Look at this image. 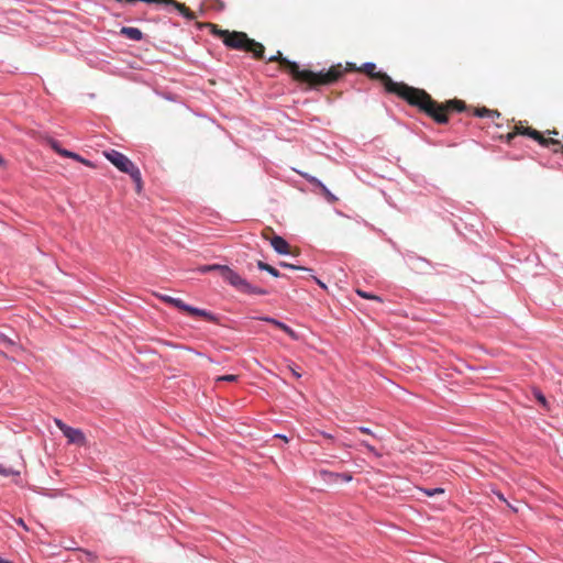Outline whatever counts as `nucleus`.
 <instances>
[{
	"label": "nucleus",
	"instance_id": "nucleus-1",
	"mask_svg": "<svg viewBox=\"0 0 563 563\" xmlns=\"http://www.w3.org/2000/svg\"><path fill=\"white\" fill-rule=\"evenodd\" d=\"M360 73L371 79L378 80L388 93H394L406 100L409 104L422 111V90L410 87L404 82L394 81L386 73L376 70L374 63H365L358 68Z\"/></svg>",
	"mask_w": 563,
	"mask_h": 563
},
{
	"label": "nucleus",
	"instance_id": "nucleus-2",
	"mask_svg": "<svg viewBox=\"0 0 563 563\" xmlns=\"http://www.w3.org/2000/svg\"><path fill=\"white\" fill-rule=\"evenodd\" d=\"M210 30V32L220 37L225 46L232 49L252 53L254 58L262 59L264 57L265 47L260 42L250 38L246 33L240 31H229L219 29L217 24L207 22L201 24Z\"/></svg>",
	"mask_w": 563,
	"mask_h": 563
},
{
	"label": "nucleus",
	"instance_id": "nucleus-3",
	"mask_svg": "<svg viewBox=\"0 0 563 563\" xmlns=\"http://www.w3.org/2000/svg\"><path fill=\"white\" fill-rule=\"evenodd\" d=\"M269 63L277 62L282 69L291 75V77L300 82L307 84L309 88H318V84H328L338 78L339 69L334 68L329 74H316L312 70H300L299 65L283 56L282 52L268 58Z\"/></svg>",
	"mask_w": 563,
	"mask_h": 563
},
{
	"label": "nucleus",
	"instance_id": "nucleus-4",
	"mask_svg": "<svg viewBox=\"0 0 563 563\" xmlns=\"http://www.w3.org/2000/svg\"><path fill=\"white\" fill-rule=\"evenodd\" d=\"M466 110L464 101L452 99L446 102L435 101L428 92L424 91V114L432 118L437 123L443 124L449 121V113L462 112Z\"/></svg>",
	"mask_w": 563,
	"mask_h": 563
},
{
	"label": "nucleus",
	"instance_id": "nucleus-5",
	"mask_svg": "<svg viewBox=\"0 0 563 563\" xmlns=\"http://www.w3.org/2000/svg\"><path fill=\"white\" fill-rule=\"evenodd\" d=\"M517 135L529 136L532 140L537 141L541 146L548 148L550 145H559L558 139L545 137L543 133L525 125L522 121L516 123L514 130L507 134V142L510 143Z\"/></svg>",
	"mask_w": 563,
	"mask_h": 563
},
{
	"label": "nucleus",
	"instance_id": "nucleus-6",
	"mask_svg": "<svg viewBox=\"0 0 563 563\" xmlns=\"http://www.w3.org/2000/svg\"><path fill=\"white\" fill-rule=\"evenodd\" d=\"M222 278L243 294L266 295V290L252 286L229 266L228 268H222Z\"/></svg>",
	"mask_w": 563,
	"mask_h": 563
},
{
	"label": "nucleus",
	"instance_id": "nucleus-7",
	"mask_svg": "<svg viewBox=\"0 0 563 563\" xmlns=\"http://www.w3.org/2000/svg\"><path fill=\"white\" fill-rule=\"evenodd\" d=\"M162 301L168 303V305H172L173 307L179 309L180 311L183 312H186L190 316H195V317H201L210 322H216L217 321V318L214 314H212L211 312L207 311V310H203V309H199V308H195V307H191L187 303H185L181 299H178V298H174L172 296H168V295H156Z\"/></svg>",
	"mask_w": 563,
	"mask_h": 563
},
{
	"label": "nucleus",
	"instance_id": "nucleus-8",
	"mask_svg": "<svg viewBox=\"0 0 563 563\" xmlns=\"http://www.w3.org/2000/svg\"><path fill=\"white\" fill-rule=\"evenodd\" d=\"M424 507L428 506L433 510H443L449 504L450 498L444 487L424 488Z\"/></svg>",
	"mask_w": 563,
	"mask_h": 563
},
{
	"label": "nucleus",
	"instance_id": "nucleus-9",
	"mask_svg": "<svg viewBox=\"0 0 563 563\" xmlns=\"http://www.w3.org/2000/svg\"><path fill=\"white\" fill-rule=\"evenodd\" d=\"M104 156L122 173L131 174L136 168L130 158L118 151L111 150L106 152Z\"/></svg>",
	"mask_w": 563,
	"mask_h": 563
},
{
	"label": "nucleus",
	"instance_id": "nucleus-10",
	"mask_svg": "<svg viewBox=\"0 0 563 563\" xmlns=\"http://www.w3.org/2000/svg\"><path fill=\"white\" fill-rule=\"evenodd\" d=\"M55 424L63 432V434L67 438L69 443L77 444V445L86 444V437L81 430L71 428V427L67 426L66 423H64L59 419H55Z\"/></svg>",
	"mask_w": 563,
	"mask_h": 563
},
{
	"label": "nucleus",
	"instance_id": "nucleus-11",
	"mask_svg": "<svg viewBox=\"0 0 563 563\" xmlns=\"http://www.w3.org/2000/svg\"><path fill=\"white\" fill-rule=\"evenodd\" d=\"M320 477L327 482V483H336L338 481H343L345 483H349L353 479V476L351 473H334L327 470H321L319 472Z\"/></svg>",
	"mask_w": 563,
	"mask_h": 563
},
{
	"label": "nucleus",
	"instance_id": "nucleus-12",
	"mask_svg": "<svg viewBox=\"0 0 563 563\" xmlns=\"http://www.w3.org/2000/svg\"><path fill=\"white\" fill-rule=\"evenodd\" d=\"M334 68L339 69L338 78L335 80L331 81V82H328V84H318V87L319 86L332 85V84L339 81L344 73H346V71H358L360 67H357L354 63H346L345 66H343L342 64H336V65L331 66L327 71H319L318 74H329Z\"/></svg>",
	"mask_w": 563,
	"mask_h": 563
},
{
	"label": "nucleus",
	"instance_id": "nucleus-13",
	"mask_svg": "<svg viewBox=\"0 0 563 563\" xmlns=\"http://www.w3.org/2000/svg\"><path fill=\"white\" fill-rule=\"evenodd\" d=\"M303 178H306L311 185H314L320 188L321 192L325 196L327 200L330 202L336 201V197L330 192V190L316 177L310 176L309 174L297 172Z\"/></svg>",
	"mask_w": 563,
	"mask_h": 563
},
{
	"label": "nucleus",
	"instance_id": "nucleus-14",
	"mask_svg": "<svg viewBox=\"0 0 563 563\" xmlns=\"http://www.w3.org/2000/svg\"><path fill=\"white\" fill-rule=\"evenodd\" d=\"M260 320L268 322L275 327H277L279 330L284 331L286 334H288L292 340L297 341L299 340V335L297 332H295L291 328H289L287 324L278 321L277 319L271 318V317H261Z\"/></svg>",
	"mask_w": 563,
	"mask_h": 563
},
{
	"label": "nucleus",
	"instance_id": "nucleus-15",
	"mask_svg": "<svg viewBox=\"0 0 563 563\" xmlns=\"http://www.w3.org/2000/svg\"><path fill=\"white\" fill-rule=\"evenodd\" d=\"M271 245L278 254H288L290 252L288 242L279 235L272 238Z\"/></svg>",
	"mask_w": 563,
	"mask_h": 563
},
{
	"label": "nucleus",
	"instance_id": "nucleus-16",
	"mask_svg": "<svg viewBox=\"0 0 563 563\" xmlns=\"http://www.w3.org/2000/svg\"><path fill=\"white\" fill-rule=\"evenodd\" d=\"M120 33L132 41H141L143 38V33L137 27L123 26Z\"/></svg>",
	"mask_w": 563,
	"mask_h": 563
},
{
	"label": "nucleus",
	"instance_id": "nucleus-17",
	"mask_svg": "<svg viewBox=\"0 0 563 563\" xmlns=\"http://www.w3.org/2000/svg\"><path fill=\"white\" fill-rule=\"evenodd\" d=\"M474 115L479 117V118H484V117H489V118L497 117L498 118L500 114L497 110H490V109L483 107V108L475 109Z\"/></svg>",
	"mask_w": 563,
	"mask_h": 563
},
{
	"label": "nucleus",
	"instance_id": "nucleus-18",
	"mask_svg": "<svg viewBox=\"0 0 563 563\" xmlns=\"http://www.w3.org/2000/svg\"><path fill=\"white\" fill-rule=\"evenodd\" d=\"M131 176V178L133 179V181L135 183V187H136V192H141L142 191V188H143V181H142V177H141V172L140 169L136 167L131 174H129Z\"/></svg>",
	"mask_w": 563,
	"mask_h": 563
},
{
	"label": "nucleus",
	"instance_id": "nucleus-19",
	"mask_svg": "<svg viewBox=\"0 0 563 563\" xmlns=\"http://www.w3.org/2000/svg\"><path fill=\"white\" fill-rule=\"evenodd\" d=\"M257 267L261 271H265V272L269 273L274 277H279L280 276L279 272L275 267H273L272 265H269V264H267V263H265L263 261H258L257 262Z\"/></svg>",
	"mask_w": 563,
	"mask_h": 563
},
{
	"label": "nucleus",
	"instance_id": "nucleus-20",
	"mask_svg": "<svg viewBox=\"0 0 563 563\" xmlns=\"http://www.w3.org/2000/svg\"><path fill=\"white\" fill-rule=\"evenodd\" d=\"M222 268H228L225 265H219V264H212V265H206L200 268V272L207 273L211 271H218L220 275L222 276Z\"/></svg>",
	"mask_w": 563,
	"mask_h": 563
},
{
	"label": "nucleus",
	"instance_id": "nucleus-21",
	"mask_svg": "<svg viewBox=\"0 0 563 563\" xmlns=\"http://www.w3.org/2000/svg\"><path fill=\"white\" fill-rule=\"evenodd\" d=\"M533 395L541 406H543L544 408H548L547 398L539 389H534Z\"/></svg>",
	"mask_w": 563,
	"mask_h": 563
},
{
	"label": "nucleus",
	"instance_id": "nucleus-22",
	"mask_svg": "<svg viewBox=\"0 0 563 563\" xmlns=\"http://www.w3.org/2000/svg\"><path fill=\"white\" fill-rule=\"evenodd\" d=\"M261 235H262V238H263V239H265V240H267V241H269V242H271L272 238H273L274 235H276V234H275V232H274L273 228H271V227H265V228L262 230Z\"/></svg>",
	"mask_w": 563,
	"mask_h": 563
},
{
	"label": "nucleus",
	"instance_id": "nucleus-23",
	"mask_svg": "<svg viewBox=\"0 0 563 563\" xmlns=\"http://www.w3.org/2000/svg\"><path fill=\"white\" fill-rule=\"evenodd\" d=\"M358 296H361L362 298H365V299H373V300H377L379 302H382V299L378 297V296H375V295H372L369 292H366V291H363V290H357L356 291Z\"/></svg>",
	"mask_w": 563,
	"mask_h": 563
},
{
	"label": "nucleus",
	"instance_id": "nucleus-24",
	"mask_svg": "<svg viewBox=\"0 0 563 563\" xmlns=\"http://www.w3.org/2000/svg\"><path fill=\"white\" fill-rule=\"evenodd\" d=\"M238 379V376L236 375H223V376H219L217 378V382H228V383H232V382H235Z\"/></svg>",
	"mask_w": 563,
	"mask_h": 563
},
{
	"label": "nucleus",
	"instance_id": "nucleus-25",
	"mask_svg": "<svg viewBox=\"0 0 563 563\" xmlns=\"http://www.w3.org/2000/svg\"><path fill=\"white\" fill-rule=\"evenodd\" d=\"M0 343L7 345V346H15V343L13 340L9 339L4 334H0Z\"/></svg>",
	"mask_w": 563,
	"mask_h": 563
},
{
	"label": "nucleus",
	"instance_id": "nucleus-26",
	"mask_svg": "<svg viewBox=\"0 0 563 563\" xmlns=\"http://www.w3.org/2000/svg\"><path fill=\"white\" fill-rule=\"evenodd\" d=\"M19 474H20V472H14L11 468H4L0 465V475L10 476V475H19Z\"/></svg>",
	"mask_w": 563,
	"mask_h": 563
},
{
	"label": "nucleus",
	"instance_id": "nucleus-27",
	"mask_svg": "<svg viewBox=\"0 0 563 563\" xmlns=\"http://www.w3.org/2000/svg\"><path fill=\"white\" fill-rule=\"evenodd\" d=\"M60 155L64 156V157L73 158L75 161L79 159V155L78 154L73 153L70 151H67V150L60 151Z\"/></svg>",
	"mask_w": 563,
	"mask_h": 563
},
{
	"label": "nucleus",
	"instance_id": "nucleus-28",
	"mask_svg": "<svg viewBox=\"0 0 563 563\" xmlns=\"http://www.w3.org/2000/svg\"><path fill=\"white\" fill-rule=\"evenodd\" d=\"M280 266L282 267H286V268H291V269H298V271H306L307 269V268H305L302 266H297V265L289 264V263H286V262H282Z\"/></svg>",
	"mask_w": 563,
	"mask_h": 563
},
{
	"label": "nucleus",
	"instance_id": "nucleus-29",
	"mask_svg": "<svg viewBox=\"0 0 563 563\" xmlns=\"http://www.w3.org/2000/svg\"><path fill=\"white\" fill-rule=\"evenodd\" d=\"M559 141V145H550L549 147H552V152L553 153H561L563 152V144L560 140Z\"/></svg>",
	"mask_w": 563,
	"mask_h": 563
},
{
	"label": "nucleus",
	"instance_id": "nucleus-30",
	"mask_svg": "<svg viewBox=\"0 0 563 563\" xmlns=\"http://www.w3.org/2000/svg\"><path fill=\"white\" fill-rule=\"evenodd\" d=\"M51 145H52L53 150H54L56 153H58L59 155H60V151H64V148H62V147L59 146L58 142H56V141H52V142H51Z\"/></svg>",
	"mask_w": 563,
	"mask_h": 563
},
{
	"label": "nucleus",
	"instance_id": "nucleus-31",
	"mask_svg": "<svg viewBox=\"0 0 563 563\" xmlns=\"http://www.w3.org/2000/svg\"><path fill=\"white\" fill-rule=\"evenodd\" d=\"M558 135H559V131H556V130H547L544 133L545 137H553V136H558Z\"/></svg>",
	"mask_w": 563,
	"mask_h": 563
},
{
	"label": "nucleus",
	"instance_id": "nucleus-32",
	"mask_svg": "<svg viewBox=\"0 0 563 563\" xmlns=\"http://www.w3.org/2000/svg\"><path fill=\"white\" fill-rule=\"evenodd\" d=\"M77 162H80L81 164H84L86 166L93 167V164L90 161L81 157L80 155H79V159H77Z\"/></svg>",
	"mask_w": 563,
	"mask_h": 563
},
{
	"label": "nucleus",
	"instance_id": "nucleus-33",
	"mask_svg": "<svg viewBox=\"0 0 563 563\" xmlns=\"http://www.w3.org/2000/svg\"><path fill=\"white\" fill-rule=\"evenodd\" d=\"M77 162H80L81 164H84L86 166L93 167V164L90 161L81 157L80 155H79V159H77Z\"/></svg>",
	"mask_w": 563,
	"mask_h": 563
},
{
	"label": "nucleus",
	"instance_id": "nucleus-34",
	"mask_svg": "<svg viewBox=\"0 0 563 563\" xmlns=\"http://www.w3.org/2000/svg\"><path fill=\"white\" fill-rule=\"evenodd\" d=\"M358 430L363 433H366V434H369L372 437H376L368 428H365V427H360Z\"/></svg>",
	"mask_w": 563,
	"mask_h": 563
},
{
	"label": "nucleus",
	"instance_id": "nucleus-35",
	"mask_svg": "<svg viewBox=\"0 0 563 563\" xmlns=\"http://www.w3.org/2000/svg\"><path fill=\"white\" fill-rule=\"evenodd\" d=\"M289 369L291 371L292 375L296 378H300L301 377V374L299 372H297L292 366H289Z\"/></svg>",
	"mask_w": 563,
	"mask_h": 563
},
{
	"label": "nucleus",
	"instance_id": "nucleus-36",
	"mask_svg": "<svg viewBox=\"0 0 563 563\" xmlns=\"http://www.w3.org/2000/svg\"><path fill=\"white\" fill-rule=\"evenodd\" d=\"M216 3H217V8L220 10H223L225 7L224 2L221 0H216Z\"/></svg>",
	"mask_w": 563,
	"mask_h": 563
},
{
	"label": "nucleus",
	"instance_id": "nucleus-37",
	"mask_svg": "<svg viewBox=\"0 0 563 563\" xmlns=\"http://www.w3.org/2000/svg\"><path fill=\"white\" fill-rule=\"evenodd\" d=\"M362 444L371 452H375V449L374 446H372L371 444H368L367 442L363 441Z\"/></svg>",
	"mask_w": 563,
	"mask_h": 563
},
{
	"label": "nucleus",
	"instance_id": "nucleus-38",
	"mask_svg": "<svg viewBox=\"0 0 563 563\" xmlns=\"http://www.w3.org/2000/svg\"><path fill=\"white\" fill-rule=\"evenodd\" d=\"M15 521H16V523H18L19 526L23 527V529L27 530V527H26V525L24 523L23 519L19 518V519H16Z\"/></svg>",
	"mask_w": 563,
	"mask_h": 563
},
{
	"label": "nucleus",
	"instance_id": "nucleus-39",
	"mask_svg": "<svg viewBox=\"0 0 563 563\" xmlns=\"http://www.w3.org/2000/svg\"><path fill=\"white\" fill-rule=\"evenodd\" d=\"M313 279L318 283L319 286H321L322 288H325V285L319 280L317 277L313 276Z\"/></svg>",
	"mask_w": 563,
	"mask_h": 563
},
{
	"label": "nucleus",
	"instance_id": "nucleus-40",
	"mask_svg": "<svg viewBox=\"0 0 563 563\" xmlns=\"http://www.w3.org/2000/svg\"><path fill=\"white\" fill-rule=\"evenodd\" d=\"M0 563H13L12 561H9V560H4L0 556Z\"/></svg>",
	"mask_w": 563,
	"mask_h": 563
},
{
	"label": "nucleus",
	"instance_id": "nucleus-41",
	"mask_svg": "<svg viewBox=\"0 0 563 563\" xmlns=\"http://www.w3.org/2000/svg\"><path fill=\"white\" fill-rule=\"evenodd\" d=\"M497 497H498L500 500L506 501V499H505V497H504V495H503V494L498 493V494H497Z\"/></svg>",
	"mask_w": 563,
	"mask_h": 563
},
{
	"label": "nucleus",
	"instance_id": "nucleus-42",
	"mask_svg": "<svg viewBox=\"0 0 563 563\" xmlns=\"http://www.w3.org/2000/svg\"><path fill=\"white\" fill-rule=\"evenodd\" d=\"M277 437H278V438H282V440L287 441V438H286V437H284V435H277Z\"/></svg>",
	"mask_w": 563,
	"mask_h": 563
},
{
	"label": "nucleus",
	"instance_id": "nucleus-43",
	"mask_svg": "<svg viewBox=\"0 0 563 563\" xmlns=\"http://www.w3.org/2000/svg\"><path fill=\"white\" fill-rule=\"evenodd\" d=\"M2 164H3V159L0 157V165H2Z\"/></svg>",
	"mask_w": 563,
	"mask_h": 563
}]
</instances>
